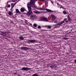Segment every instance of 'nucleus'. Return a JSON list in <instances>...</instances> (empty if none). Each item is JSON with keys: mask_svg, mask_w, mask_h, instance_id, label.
<instances>
[{"mask_svg": "<svg viewBox=\"0 0 76 76\" xmlns=\"http://www.w3.org/2000/svg\"><path fill=\"white\" fill-rule=\"evenodd\" d=\"M11 1H12V2H15V1H16V0H12Z\"/></svg>", "mask_w": 76, "mask_h": 76, "instance_id": "obj_26", "label": "nucleus"}, {"mask_svg": "<svg viewBox=\"0 0 76 76\" xmlns=\"http://www.w3.org/2000/svg\"><path fill=\"white\" fill-rule=\"evenodd\" d=\"M21 70H23L24 71H25V70H26L27 71H28L27 67H23L21 69Z\"/></svg>", "mask_w": 76, "mask_h": 76, "instance_id": "obj_8", "label": "nucleus"}, {"mask_svg": "<svg viewBox=\"0 0 76 76\" xmlns=\"http://www.w3.org/2000/svg\"><path fill=\"white\" fill-rule=\"evenodd\" d=\"M70 18V16H69V15H68V17H67V18L68 19V18Z\"/></svg>", "mask_w": 76, "mask_h": 76, "instance_id": "obj_35", "label": "nucleus"}, {"mask_svg": "<svg viewBox=\"0 0 76 76\" xmlns=\"http://www.w3.org/2000/svg\"><path fill=\"white\" fill-rule=\"evenodd\" d=\"M26 11V10L25 8H21L20 9V11L21 12H24V11Z\"/></svg>", "mask_w": 76, "mask_h": 76, "instance_id": "obj_9", "label": "nucleus"}, {"mask_svg": "<svg viewBox=\"0 0 76 76\" xmlns=\"http://www.w3.org/2000/svg\"><path fill=\"white\" fill-rule=\"evenodd\" d=\"M26 20V21H27V20Z\"/></svg>", "mask_w": 76, "mask_h": 76, "instance_id": "obj_45", "label": "nucleus"}, {"mask_svg": "<svg viewBox=\"0 0 76 76\" xmlns=\"http://www.w3.org/2000/svg\"><path fill=\"white\" fill-rule=\"evenodd\" d=\"M29 15H28V17H29Z\"/></svg>", "mask_w": 76, "mask_h": 76, "instance_id": "obj_43", "label": "nucleus"}, {"mask_svg": "<svg viewBox=\"0 0 76 76\" xmlns=\"http://www.w3.org/2000/svg\"><path fill=\"white\" fill-rule=\"evenodd\" d=\"M45 26L46 27V26Z\"/></svg>", "mask_w": 76, "mask_h": 76, "instance_id": "obj_44", "label": "nucleus"}, {"mask_svg": "<svg viewBox=\"0 0 76 76\" xmlns=\"http://www.w3.org/2000/svg\"><path fill=\"white\" fill-rule=\"evenodd\" d=\"M7 7H10V4H8L7 6Z\"/></svg>", "mask_w": 76, "mask_h": 76, "instance_id": "obj_30", "label": "nucleus"}, {"mask_svg": "<svg viewBox=\"0 0 76 76\" xmlns=\"http://www.w3.org/2000/svg\"><path fill=\"white\" fill-rule=\"evenodd\" d=\"M12 9H11V10H12V8H11Z\"/></svg>", "mask_w": 76, "mask_h": 76, "instance_id": "obj_42", "label": "nucleus"}, {"mask_svg": "<svg viewBox=\"0 0 76 76\" xmlns=\"http://www.w3.org/2000/svg\"><path fill=\"white\" fill-rule=\"evenodd\" d=\"M39 9L40 10H47V12H50V13H52V12H56V11H52L51 10L48 9H43V8H39Z\"/></svg>", "mask_w": 76, "mask_h": 76, "instance_id": "obj_2", "label": "nucleus"}, {"mask_svg": "<svg viewBox=\"0 0 76 76\" xmlns=\"http://www.w3.org/2000/svg\"><path fill=\"white\" fill-rule=\"evenodd\" d=\"M30 25H31V26H32V24L31 23L30 24Z\"/></svg>", "mask_w": 76, "mask_h": 76, "instance_id": "obj_40", "label": "nucleus"}, {"mask_svg": "<svg viewBox=\"0 0 76 76\" xmlns=\"http://www.w3.org/2000/svg\"><path fill=\"white\" fill-rule=\"evenodd\" d=\"M10 22H11V23H13V22H12V21L11 20Z\"/></svg>", "mask_w": 76, "mask_h": 76, "instance_id": "obj_39", "label": "nucleus"}, {"mask_svg": "<svg viewBox=\"0 0 76 76\" xmlns=\"http://www.w3.org/2000/svg\"><path fill=\"white\" fill-rule=\"evenodd\" d=\"M41 20L42 21H46V22H48L49 21L47 19V18H45V17H44V18H43L41 19Z\"/></svg>", "mask_w": 76, "mask_h": 76, "instance_id": "obj_7", "label": "nucleus"}, {"mask_svg": "<svg viewBox=\"0 0 76 76\" xmlns=\"http://www.w3.org/2000/svg\"><path fill=\"white\" fill-rule=\"evenodd\" d=\"M34 0H30V3H28L27 4V7L28 10V12H27L28 15H32V12L31 10V7H34Z\"/></svg>", "mask_w": 76, "mask_h": 76, "instance_id": "obj_1", "label": "nucleus"}, {"mask_svg": "<svg viewBox=\"0 0 76 76\" xmlns=\"http://www.w3.org/2000/svg\"><path fill=\"white\" fill-rule=\"evenodd\" d=\"M50 67L51 68H53V66H50Z\"/></svg>", "mask_w": 76, "mask_h": 76, "instance_id": "obj_33", "label": "nucleus"}, {"mask_svg": "<svg viewBox=\"0 0 76 76\" xmlns=\"http://www.w3.org/2000/svg\"><path fill=\"white\" fill-rule=\"evenodd\" d=\"M68 19H69V21H71L72 20V19H71V18H68Z\"/></svg>", "mask_w": 76, "mask_h": 76, "instance_id": "obj_19", "label": "nucleus"}, {"mask_svg": "<svg viewBox=\"0 0 76 76\" xmlns=\"http://www.w3.org/2000/svg\"><path fill=\"white\" fill-rule=\"evenodd\" d=\"M30 18H36V15H32L30 17Z\"/></svg>", "mask_w": 76, "mask_h": 76, "instance_id": "obj_12", "label": "nucleus"}, {"mask_svg": "<svg viewBox=\"0 0 76 76\" xmlns=\"http://www.w3.org/2000/svg\"><path fill=\"white\" fill-rule=\"evenodd\" d=\"M57 22H58V21H57V20H56V21H54V23H57Z\"/></svg>", "mask_w": 76, "mask_h": 76, "instance_id": "obj_31", "label": "nucleus"}, {"mask_svg": "<svg viewBox=\"0 0 76 76\" xmlns=\"http://www.w3.org/2000/svg\"><path fill=\"white\" fill-rule=\"evenodd\" d=\"M33 26L34 27H37V25L35 23H34V24Z\"/></svg>", "mask_w": 76, "mask_h": 76, "instance_id": "obj_20", "label": "nucleus"}, {"mask_svg": "<svg viewBox=\"0 0 76 76\" xmlns=\"http://www.w3.org/2000/svg\"><path fill=\"white\" fill-rule=\"evenodd\" d=\"M1 35L2 36L4 37H5L6 36V32H4V31H1Z\"/></svg>", "mask_w": 76, "mask_h": 76, "instance_id": "obj_5", "label": "nucleus"}, {"mask_svg": "<svg viewBox=\"0 0 76 76\" xmlns=\"http://www.w3.org/2000/svg\"><path fill=\"white\" fill-rule=\"evenodd\" d=\"M52 20H56V18L54 17V18H52Z\"/></svg>", "mask_w": 76, "mask_h": 76, "instance_id": "obj_23", "label": "nucleus"}, {"mask_svg": "<svg viewBox=\"0 0 76 76\" xmlns=\"http://www.w3.org/2000/svg\"><path fill=\"white\" fill-rule=\"evenodd\" d=\"M33 28H34V29H36V28H34V27H33Z\"/></svg>", "mask_w": 76, "mask_h": 76, "instance_id": "obj_41", "label": "nucleus"}, {"mask_svg": "<svg viewBox=\"0 0 76 76\" xmlns=\"http://www.w3.org/2000/svg\"><path fill=\"white\" fill-rule=\"evenodd\" d=\"M19 39H20V40H24L23 37L22 36H20L19 37Z\"/></svg>", "mask_w": 76, "mask_h": 76, "instance_id": "obj_11", "label": "nucleus"}, {"mask_svg": "<svg viewBox=\"0 0 76 76\" xmlns=\"http://www.w3.org/2000/svg\"><path fill=\"white\" fill-rule=\"evenodd\" d=\"M16 11L17 12L16 15H18V13H19V14H20V12H19V10H18V9H16Z\"/></svg>", "mask_w": 76, "mask_h": 76, "instance_id": "obj_10", "label": "nucleus"}, {"mask_svg": "<svg viewBox=\"0 0 76 76\" xmlns=\"http://www.w3.org/2000/svg\"><path fill=\"white\" fill-rule=\"evenodd\" d=\"M46 6L47 7H48V5L46 4H45Z\"/></svg>", "mask_w": 76, "mask_h": 76, "instance_id": "obj_36", "label": "nucleus"}, {"mask_svg": "<svg viewBox=\"0 0 76 76\" xmlns=\"http://www.w3.org/2000/svg\"><path fill=\"white\" fill-rule=\"evenodd\" d=\"M16 73H17V72H15V73H14L13 74H14V75H17V74H16Z\"/></svg>", "mask_w": 76, "mask_h": 76, "instance_id": "obj_34", "label": "nucleus"}, {"mask_svg": "<svg viewBox=\"0 0 76 76\" xmlns=\"http://www.w3.org/2000/svg\"><path fill=\"white\" fill-rule=\"evenodd\" d=\"M65 22H66V23H68V22H69V21L67 20H66L65 21Z\"/></svg>", "mask_w": 76, "mask_h": 76, "instance_id": "obj_32", "label": "nucleus"}, {"mask_svg": "<svg viewBox=\"0 0 76 76\" xmlns=\"http://www.w3.org/2000/svg\"><path fill=\"white\" fill-rule=\"evenodd\" d=\"M8 14L9 15H13L12 12L11 11H9L8 12Z\"/></svg>", "mask_w": 76, "mask_h": 76, "instance_id": "obj_13", "label": "nucleus"}, {"mask_svg": "<svg viewBox=\"0 0 76 76\" xmlns=\"http://www.w3.org/2000/svg\"><path fill=\"white\" fill-rule=\"evenodd\" d=\"M63 39H65V40H66V39H68V38H67L66 37H64L63 38Z\"/></svg>", "mask_w": 76, "mask_h": 76, "instance_id": "obj_21", "label": "nucleus"}, {"mask_svg": "<svg viewBox=\"0 0 76 76\" xmlns=\"http://www.w3.org/2000/svg\"><path fill=\"white\" fill-rule=\"evenodd\" d=\"M27 15H28V14H27Z\"/></svg>", "mask_w": 76, "mask_h": 76, "instance_id": "obj_46", "label": "nucleus"}, {"mask_svg": "<svg viewBox=\"0 0 76 76\" xmlns=\"http://www.w3.org/2000/svg\"><path fill=\"white\" fill-rule=\"evenodd\" d=\"M67 20V18H65L63 21H62V22H63L64 23V21Z\"/></svg>", "mask_w": 76, "mask_h": 76, "instance_id": "obj_25", "label": "nucleus"}, {"mask_svg": "<svg viewBox=\"0 0 76 76\" xmlns=\"http://www.w3.org/2000/svg\"><path fill=\"white\" fill-rule=\"evenodd\" d=\"M32 76H39V75L37 74H33Z\"/></svg>", "mask_w": 76, "mask_h": 76, "instance_id": "obj_15", "label": "nucleus"}, {"mask_svg": "<svg viewBox=\"0 0 76 76\" xmlns=\"http://www.w3.org/2000/svg\"><path fill=\"white\" fill-rule=\"evenodd\" d=\"M48 28H48L49 29H51V26H48Z\"/></svg>", "mask_w": 76, "mask_h": 76, "instance_id": "obj_18", "label": "nucleus"}, {"mask_svg": "<svg viewBox=\"0 0 76 76\" xmlns=\"http://www.w3.org/2000/svg\"><path fill=\"white\" fill-rule=\"evenodd\" d=\"M25 22L26 23H27V22H26V21H25Z\"/></svg>", "mask_w": 76, "mask_h": 76, "instance_id": "obj_38", "label": "nucleus"}, {"mask_svg": "<svg viewBox=\"0 0 76 76\" xmlns=\"http://www.w3.org/2000/svg\"><path fill=\"white\" fill-rule=\"evenodd\" d=\"M20 49L23 50H28L30 49V48H28L27 47H22L20 48Z\"/></svg>", "mask_w": 76, "mask_h": 76, "instance_id": "obj_4", "label": "nucleus"}, {"mask_svg": "<svg viewBox=\"0 0 76 76\" xmlns=\"http://www.w3.org/2000/svg\"><path fill=\"white\" fill-rule=\"evenodd\" d=\"M34 13H36V14H38V13H40V12H38V11H37V12H35V11H34Z\"/></svg>", "mask_w": 76, "mask_h": 76, "instance_id": "obj_14", "label": "nucleus"}, {"mask_svg": "<svg viewBox=\"0 0 76 76\" xmlns=\"http://www.w3.org/2000/svg\"><path fill=\"white\" fill-rule=\"evenodd\" d=\"M31 69L29 68H28L27 67V70H31Z\"/></svg>", "mask_w": 76, "mask_h": 76, "instance_id": "obj_29", "label": "nucleus"}, {"mask_svg": "<svg viewBox=\"0 0 76 76\" xmlns=\"http://www.w3.org/2000/svg\"><path fill=\"white\" fill-rule=\"evenodd\" d=\"M51 16L52 17V18H55V16H54V15H51Z\"/></svg>", "mask_w": 76, "mask_h": 76, "instance_id": "obj_22", "label": "nucleus"}, {"mask_svg": "<svg viewBox=\"0 0 76 76\" xmlns=\"http://www.w3.org/2000/svg\"><path fill=\"white\" fill-rule=\"evenodd\" d=\"M60 25V23H57L56 24V25Z\"/></svg>", "mask_w": 76, "mask_h": 76, "instance_id": "obj_27", "label": "nucleus"}, {"mask_svg": "<svg viewBox=\"0 0 76 76\" xmlns=\"http://www.w3.org/2000/svg\"><path fill=\"white\" fill-rule=\"evenodd\" d=\"M59 25H61L62 24H63V23H64V22H63V21L59 22Z\"/></svg>", "mask_w": 76, "mask_h": 76, "instance_id": "obj_17", "label": "nucleus"}, {"mask_svg": "<svg viewBox=\"0 0 76 76\" xmlns=\"http://www.w3.org/2000/svg\"><path fill=\"white\" fill-rule=\"evenodd\" d=\"M18 1H18L17 2H16L14 4H13V3H11V7H12L11 8L12 9H13L14 6H15V4H16V3H18Z\"/></svg>", "mask_w": 76, "mask_h": 76, "instance_id": "obj_6", "label": "nucleus"}, {"mask_svg": "<svg viewBox=\"0 0 76 76\" xmlns=\"http://www.w3.org/2000/svg\"><path fill=\"white\" fill-rule=\"evenodd\" d=\"M28 42H30V43H35L37 41H36V40H31L29 39L27 40Z\"/></svg>", "mask_w": 76, "mask_h": 76, "instance_id": "obj_3", "label": "nucleus"}, {"mask_svg": "<svg viewBox=\"0 0 76 76\" xmlns=\"http://www.w3.org/2000/svg\"><path fill=\"white\" fill-rule=\"evenodd\" d=\"M63 14H64V15H66L67 14V13L65 11V10H64L63 11Z\"/></svg>", "mask_w": 76, "mask_h": 76, "instance_id": "obj_16", "label": "nucleus"}, {"mask_svg": "<svg viewBox=\"0 0 76 76\" xmlns=\"http://www.w3.org/2000/svg\"><path fill=\"white\" fill-rule=\"evenodd\" d=\"M16 0H15V1H16Z\"/></svg>", "mask_w": 76, "mask_h": 76, "instance_id": "obj_48", "label": "nucleus"}, {"mask_svg": "<svg viewBox=\"0 0 76 76\" xmlns=\"http://www.w3.org/2000/svg\"><path fill=\"white\" fill-rule=\"evenodd\" d=\"M41 28V26H40V25H39L37 27L38 29H40Z\"/></svg>", "mask_w": 76, "mask_h": 76, "instance_id": "obj_24", "label": "nucleus"}, {"mask_svg": "<svg viewBox=\"0 0 76 76\" xmlns=\"http://www.w3.org/2000/svg\"><path fill=\"white\" fill-rule=\"evenodd\" d=\"M51 1V3L52 4H53V1Z\"/></svg>", "mask_w": 76, "mask_h": 76, "instance_id": "obj_37", "label": "nucleus"}, {"mask_svg": "<svg viewBox=\"0 0 76 76\" xmlns=\"http://www.w3.org/2000/svg\"><path fill=\"white\" fill-rule=\"evenodd\" d=\"M32 19H34L32 18Z\"/></svg>", "mask_w": 76, "mask_h": 76, "instance_id": "obj_47", "label": "nucleus"}, {"mask_svg": "<svg viewBox=\"0 0 76 76\" xmlns=\"http://www.w3.org/2000/svg\"><path fill=\"white\" fill-rule=\"evenodd\" d=\"M74 63H75V64H76V60H75L74 61Z\"/></svg>", "mask_w": 76, "mask_h": 76, "instance_id": "obj_28", "label": "nucleus"}]
</instances>
